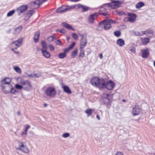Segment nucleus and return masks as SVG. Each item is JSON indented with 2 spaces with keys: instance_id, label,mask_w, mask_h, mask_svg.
Segmentation results:
<instances>
[{
  "instance_id": "nucleus-1",
  "label": "nucleus",
  "mask_w": 155,
  "mask_h": 155,
  "mask_svg": "<svg viewBox=\"0 0 155 155\" xmlns=\"http://www.w3.org/2000/svg\"><path fill=\"white\" fill-rule=\"evenodd\" d=\"M1 88L3 92L5 94L11 93L15 94L17 92L15 88L13 87L11 84H1Z\"/></svg>"
},
{
  "instance_id": "nucleus-2",
  "label": "nucleus",
  "mask_w": 155,
  "mask_h": 155,
  "mask_svg": "<svg viewBox=\"0 0 155 155\" xmlns=\"http://www.w3.org/2000/svg\"><path fill=\"white\" fill-rule=\"evenodd\" d=\"M45 93L48 96L53 98L56 96V91L54 87L51 86L46 89Z\"/></svg>"
},
{
  "instance_id": "nucleus-3",
  "label": "nucleus",
  "mask_w": 155,
  "mask_h": 155,
  "mask_svg": "<svg viewBox=\"0 0 155 155\" xmlns=\"http://www.w3.org/2000/svg\"><path fill=\"white\" fill-rule=\"evenodd\" d=\"M74 7V6L63 5L58 8L56 10V12L58 13H62L73 9Z\"/></svg>"
},
{
  "instance_id": "nucleus-4",
  "label": "nucleus",
  "mask_w": 155,
  "mask_h": 155,
  "mask_svg": "<svg viewBox=\"0 0 155 155\" xmlns=\"http://www.w3.org/2000/svg\"><path fill=\"white\" fill-rule=\"evenodd\" d=\"M112 2L111 3L106 4L105 5H109L114 9L117 8L121 6V4L122 3L120 2L117 1H112Z\"/></svg>"
},
{
  "instance_id": "nucleus-5",
  "label": "nucleus",
  "mask_w": 155,
  "mask_h": 155,
  "mask_svg": "<svg viewBox=\"0 0 155 155\" xmlns=\"http://www.w3.org/2000/svg\"><path fill=\"white\" fill-rule=\"evenodd\" d=\"M115 84L111 80L108 81L107 82H106L105 84V87L108 90H112L115 87Z\"/></svg>"
},
{
  "instance_id": "nucleus-6",
  "label": "nucleus",
  "mask_w": 155,
  "mask_h": 155,
  "mask_svg": "<svg viewBox=\"0 0 155 155\" xmlns=\"http://www.w3.org/2000/svg\"><path fill=\"white\" fill-rule=\"evenodd\" d=\"M141 107L136 103L134 107L133 108L132 114L134 116L138 115L140 112Z\"/></svg>"
},
{
  "instance_id": "nucleus-7",
  "label": "nucleus",
  "mask_w": 155,
  "mask_h": 155,
  "mask_svg": "<svg viewBox=\"0 0 155 155\" xmlns=\"http://www.w3.org/2000/svg\"><path fill=\"white\" fill-rule=\"evenodd\" d=\"M75 8H82V11L84 12H87L90 8L87 6L82 5L81 4H78L74 5Z\"/></svg>"
},
{
  "instance_id": "nucleus-8",
  "label": "nucleus",
  "mask_w": 155,
  "mask_h": 155,
  "mask_svg": "<svg viewBox=\"0 0 155 155\" xmlns=\"http://www.w3.org/2000/svg\"><path fill=\"white\" fill-rule=\"evenodd\" d=\"M28 7L26 5H23L18 8L17 10L18 14L19 15L21 13L25 12L27 9Z\"/></svg>"
},
{
  "instance_id": "nucleus-9",
  "label": "nucleus",
  "mask_w": 155,
  "mask_h": 155,
  "mask_svg": "<svg viewBox=\"0 0 155 155\" xmlns=\"http://www.w3.org/2000/svg\"><path fill=\"white\" fill-rule=\"evenodd\" d=\"M106 82L104 79H98V84L97 87L100 88H104L105 87V84Z\"/></svg>"
},
{
  "instance_id": "nucleus-10",
  "label": "nucleus",
  "mask_w": 155,
  "mask_h": 155,
  "mask_svg": "<svg viewBox=\"0 0 155 155\" xmlns=\"http://www.w3.org/2000/svg\"><path fill=\"white\" fill-rule=\"evenodd\" d=\"M98 14L99 13H95L90 15L88 19L89 22L90 23H93L94 21L97 18Z\"/></svg>"
},
{
  "instance_id": "nucleus-11",
  "label": "nucleus",
  "mask_w": 155,
  "mask_h": 155,
  "mask_svg": "<svg viewBox=\"0 0 155 155\" xmlns=\"http://www.w3.org/2000/svg\"><path fill=\"white\" fill-rule=\"evenodd\" d=\"M22 41V39H20L12 43L11 44L13 46H15V48L17 49L21 45Z\"/></svg>"
},
{
  "instance_id": "nucleus-12",
  "label": "nucleus",
  "mask_w": 155,
  "mask_h": 155,
  "mask_svg": "<svg viewBox=\"0 0 155 155\" xmlns=\"http://www.w3.org/2000/svg\"><path fill=\"white\" fill-rule=\"evenodd\" d=\"M128 15L130 17H129V21L131 23L134 22L136 20V18L137 17L136 15L134 13H128Z\"/></svg>"
},
{
  "instance_id": "nucleus-13",
  "label": "nucleus",
  "mask_w": 155,
  "mask_h": 155,
  "mask_svg": "<svg viewBox=\"0 0 155 155\" xmlns=\"http://www.w3.org/2000/svg\"><path fill=\"white\" fill-rule=\"evenodd\" d=\"M87 43V39L86 38L81 39V46L80 50L81 51H82L83 49L86 46V45Z\"/></svg>"
},
{
  "instance_id": "nucleus-14",
  "label": "nucleus",
  "mask_w": 155,
  "mask_h": 155,
  "mask_svg": "<svg viewBox=\"0 0 155 155\" xmlns=\"http://www.w3.org/2000/svg\"><path fill=\"white\" fill-rule=\"evenodd\" d=\"M99 78L97 77H94L90 80L91 84L93 86L97 87Z\"/></svg>"
},
{
  "instance_id": "nucleus-15",
  "label": "nucleus",
  "mask_w": 155,
  "mask_h": 155,
  "mask_svg": "<svg viewBox=\"0 0 155 155\" xmlns=\"http://www.w3.org/2000/svg\"><path fill=\"white\" fill-rule=\"evenodd\" d=\"M142 57L143 58H147L149 54V50L148 48L143 49L141 51Z\"/></svg>"
},
{
  "instance_id": "nucleus-16",
  "label": "nucleus",
  "mask_w": 155,
  "mask_h": 155,
  "mask_svg": "<svg viewBox=\"0 0 155 155\" xmlns=\"http://www.w3.org/2000/svg\"><path fill=\"white\" fill-rule=\"evenodd\" d=\"M102 103L103 105H106L107 108H109L111 104V101L109 99L106 98L103 100Z\"/></svg>"
},
{
  "instance_id": "nucleus-17",
  "label": "nucleus",
  "mask_w": 155,
  "mask_h": 155,
  "mask_svg": "<svg viewBox=\"0 0 155 155\" xmlns=\"http://www.w3.org/2000/svg\"><path fill=\"white\" fill-rule=\"evenodd\" d=\"M104 21H107L108 23H109L110 24H116L117 23V22L114 20L110 19H105L99 23V25L101 26V25L102 23H104Z\"/></svg>"
},
{
  "instance_id": "nucleus-18",
  "label": "nucleus",
  "mask_w": 155,
  "mask_h": 155,
  "mask_svg": "<svg viewBox=\"0 0 155 155\" xmlns=\"http://www.w3.org/2000/svg\"><path fill=\"white\" fill-rule=\"evenodd\" d=\"M34 42L37 43L39 41V31H37L35 32L33 38Z\"/></svg>"
},
{
  "instance_id": "nucleus-19",
  "label": "nucleus",
  "mask_w": 155,
  "mask_h": 155,
  "mask_svg": "<svg viewBox=\"0 0 155 155\" xmlns=\"http://www.w3.org/2000/svg\"><path fill=\"white\" fill-rule=\"evenodd\" d=\"M47 49H41L43 55L46 58H49L51 56L49 53L47 51Z\"/></svg>"
},
{
  "instance_id": "nucleus-20",
  "label": "nucleus",
  "mask_w": 155,
  "mask_h": 155,
  "mask_svg": "<svg viewBox=\"0 0 155 155\" xmlns=\"http://www.w3.org/2000/svg\"><path fill=\"white\" fill-rule=\"evenodd\" d=\"M104 25V28L105 30H108L110 29L111 27V25L109 23H108L107 21H104V23H102L101 25Z\"/></svg>"
},
{
  "instance_id": "nucleus-21",
  "label": "nucleus",
  "mask_w": 155,
  "mask_h": 155,
  "mask_svg": "<svg viewBox=\"0 0 155 155\" xmlns=\"http://www.w3.org/2000/svg\"><path fill=\"white\" fill-rule=\"evenodd\" d=\"M11 81V79L9 78H5L1 81V84H10Z\"/></svg>"
},
{
  "instance_id": "nucleus-22",
  "label": "nucleus",
  "mask_w": 155,
  "mask_h": 155,
  "mask_svg": "<svg viewBox=\"0 0 155 155\" xmlns=\"http://www.w3.org/2000/svg\"><path fill=\"white\" fill-rule=\"evenodd\" d=\"M117 43L120 47L123 46L125 45L124 41L121 38L118 39L117 40Z\"/></svg>"
},
{
  "instance_id": "nucleus-23",
  "label": "nucleus",
  "mask_w": 155,
  "mask_h": 155,
  "mask_svg": "<svg viewBox=\"0 0 155 155\" xmlns=\"http://www.w3.org/2000/svg\"><path fill=\"white\" fill-rule=\"evenodd\" d=\"M22 29V27L21 26H20L16 28L14 31V34L15 35H18L21 31Z\"/></svg>"
},
{
  "instance_id": "nucleus-24",
  "label": "nucleus",
  "mask_w": 155,
  "mask_h": 155,
  "mask_svg": "<svg viewBox=\"0 0 155 155\" xmlns=\"http://www.w3.org/2000/svg\"><path fill=\"white\" fill-rule=\"evenodd\" d=\"M64 91L66 92L68 94H70L71 93V91L69 87L66 85L63 86L62 85V87Z\"/></svg>"
},
{
  "instance_id": "nucleus-25",
  "label": "nucleus",
  "mask_w": 155,
  "mask_h": 155,
  "mask_svg": "<svg viewBox=\"0 0 155 155\" xmlns=\"http://www.w3.org/2000/svg\"><path fill=\"white\" fill-rule=\"evenodd\" d=\"M62 26L64 27L67 28L68 29H71L74 30V29L70 25L67 23L66 22H64L62 23Z\"/></svg>"
},
{
  "instance_id": "nucleus-26",
  "label": "nucleus",
  "mask_w": 155,
  "mask_h": 155,
  "mask_svg": "<svg viewBox=\"0 0 155 155\" xmlns=\"http://www.w3.org/2000/svg\"><path fill=\"white\" fill-rule=\"evenodd\" d=\"M16 149L18 150H21L25 153H28L29 152V150L24 146L22 148H21V147H18L16 148Z\"/></svg>"
},
{
  "instance_id": "nucleus-27",
  "label": "nucleus",
  "mask_w": 155,
  "mask_h": 155,
  "mask_svg": "<svg viewBox=\"0 0 155 155\" xmlns=\"http://www.w3.org/2000/svg\"><path fill=\"white\" fill-rule=\"evenodd\" d=\"M20 83L21 84L23 85L22 86L23 87L24 86H25L26 84H27L29 87H30V82L28 80H22L21 81Z\"/></svg>"
},
{
  "instance_id": "nucleus-28",
  "label": "nucleus",
  "mask_w": 155,
  "mask_h": 155,
  "mask_svg": "<svg viewBox=\"0 0 155 155\" xmlns=\"http://www.w3.org/2000/svg\"><path fill=\"white\" fill-rule=\"evenodd\" d=\"M141 39L143 45H146L149 42L150 40L148 38H142Z\"/></svg>"
},
{
  "instance_id": "nucleus-29",
  "label": "nucleus",
  "mask_w": 155,
  "mask_h": 155,
  "mask_svg": "<svg viewBox=\"0 0 155 155\" xmlns=\"http://www.w3.org/2000/svg\"><path fill=\"white\" fill-rule=\"evenodd\" d=\"M144 5V4L142 2H140L137 3L135 7L137 8H139Z\"/></svg>"
},
{
  "instance_id": "nucleus-30",
  "label": "nucleus",
  "mask_w": 155,
  "mask_h": 155,
  "mask_svg": "<svg viewBox=\"0 0 155 155\" xmlns=\"http://www.w3.org/2000/svg\"><path fill=\"white\" fill-rule=\"evenodd\" d=\"M41 44L42 48L41 49H47V46L46 42L44 41H41Z\"/></svg>"
},
{
  "instance_id": "nucleus-31",
  "label": "nucleus",
  "mask_w": 155,
  "mask_h": 155,
  "mask_svg": "<svg viewBox=\"0 0 155 155\" xmlns=\"http://www.w3.org/2000/svg\"><path fill=\"white\" fill-rule=\"evenodd\" d=\"M142 32H143V34L145 35H147V34H153V30L150 29H148L145 31H142Z\"/></svg>"
},
{
  "instance_id": "nucleus-32",
  "label": "nucleus",
  "mask_w": 155,
  "mask_h": 155,
  "mask_svg": "<svg viewBox=\"0 0 155 155\" xmlns=\"http://www.w3.org/2000/svg\"><path fill=\"white\" fill-rule=\"evenodd\" d=\"M78 50L76 49L73 51L71 53V56L72 58H74L77 55Z\"/></svg>"
},
{
  "instance_id": "nucleus-33",
  "label": "nucleus",
  "mask_w": 155,
  "mask_h": 155,
  "mask_svg": "<svg viewBox=\"0 0 155 155\" xmlns=\"http://www.w3.org/2000/svg\"><path fill=\"white\" fill-rule=\"evenodd\" d=\"M30 87H29V86H28L27 84H26L25 86L23 87V88L24 90L27 91L30 90H31L32 88V86H31L30 84Z\"/></svg>"
},
{
  "instance_id": "nucleus-34",
  "label": "nucleus",
  "mask_w": 155,
  "mask_h": 155,
  "mask_svg": "<svg viewBox=\"0 0 155 155\" xmlns=\"http://www.w3.org/2000/svg\"><path fill=\"white\" fill-rule=\"evenodd\" d=\"M114 35L117 37L120 36L121 35V32L119 31H117L114 32Z\"/></svg>"
},
{
  "instance_id": "nucleus-35",
  "label": "nucleus",
  "mask_w": 155,
  "mask_h": 155,
  "mask_svg": "<svg viewBox=\"0 0 155 155\" xmlns=\"http://www.w3.org/2000/svg\"><path fill=\"white\" fill-rule=\"evenodd\" d=\"M66 56V54L64 52L61 53L59 54L58 55V58H63Z\"/></svg>"
},
{
  "instance_id": "nucleus-36",
  "label": "nucleus",
  "mask_w": 155,
  "mask_h": 155,
  "mask_svg": "<svg viewBox=\"0 0 155 155\" xmlns=\"http://www.w3.org/2000/svg\"><path fill=\"white\" fill-rule=\"evenodd\" d=\"M28 77L29 78H35L38 77V75L37 74H31L28 75Z\"/></svg>"
},
{
  "instance_id": "nucleus-37",
  "label": "nucleus",
  "mask_w": 155,
  "mask_h": 155,
  "mask_svg": "<svg viewBox=\"0 0 155 155\" xmlns=\"http://www.w3.org/2000/svg\"><path fill=\"white\" fill-rule=\"evenodd\" d=\"M15 12V11L14 10H12L10 12H9L7 14V17H10L12 16L13 14H14Z\"/></svg>"
},
{
  "instance_id": "nucleus-38",
  "label": "nucleus",
  "mask_w": 155,
  "mask_h": 155,
  "mask_svg": "<svg viewBox=\"0 0 155 155\" xmlns=\"http://www.w3.org/2000/svg\"><path fill=\"white\" fill-rule=\"evenodd\" d=\"M14 70L18 73H20L21 72V70L18 67L16 66L14 68Z\"/></svg>"
},
{
  "instance_id": "nucleus-39",
  "label": "nucleus",
  "mask_w": 155,
  "mask_h": 155,
  "mask_svg": "<svg viewBox=\"0 0 155 155\" xmlns=\"http://www.w3.org/2000/svg\"><path fill=\"white\" fill-rule=\"evenodd\" d=\"M85 112L88 116H89L92 114V111L91 109H87L85 111Z\"/></svg>"
},
{
  "instance_id": "nucleus-40",
  "label": "nucleus",
  "mask_w": 155,
  "mask_h": 155,
  "mask_svg": "<svg viewBox=\"0 0 155 155\" xmlns=\"http://www.w3.org/2000/svg\"><path fill=\"white\" fill-rule=\"evenodd\" d=\"M15 87L16 89L20 90L23 88V87L21 85L18 84H16L15 85Z\"/></svg>"
},
{
  "instance_id": "nucleus-41",
  "label": "nucleus",
  "mask_w": 155,
  "mask_h": 155,
  "mask_svg": "<svg viewBox=\"0 0 155 155\" xmlns=\"http://www.w3.org/2000/svg\"><path fill=\"white\" fill-rule=\"evenodd\" d=\"M54 36H51L48 37V40L49 41L51 42L54 41Z\"/></svg>"
},
{
  "instance_id": "nucleus-42",
  "label": "nucleus",
  "mask_w": 155,
  "mask_h": 155,
  "mask_svg": "<svg viewBox=\"0 0 155 155\" xmlns=\"http://www.w3.org/2000/svg\"><path fill=\"white\" fill-rule=\"evenodd\" d=\"M70 136V134L68 133H66L63 134L62 136V137L64 138H67Z\"/></svg>"
},
{
  "instance_id": "nucleus-43",
  "label": "nucleus",
  "mask_w": 155,
  "mask_h": 155,
  "mask_svg": "<svg viewBox=\"0 0 155 155\" xmlns=\"http://www.w3.org/2000/svg\"><path fill=\"white\" fill-rule=\"evenodd\" d=\"M72 37L73 38H74L75 40H76L78 39V35H76V34L75 33H72Z\"/></svg>"
},
{
  "instance_id": "nucleus-44",
  "label": "nucleus",
  "mask_w": 155,
  "mask_h": 155,
  "mask_svg": "<svg viewBox=\"0 0 155 155\" xmlns=\"http://www.w3.org/2000/svg\"><path fill=\"white\" fill-rule=\"evenodd\" d=\"M75 45V42H73V43H72V44H71L70 45H69L68 48L70 49H71L73 48V47Z\"/></svg>"
},
{
  "instance_id": "nucleus-45",
  "label": "nucleus",
  "mask_w": 155,
  "mask_h": 155,
  "mask_svg": "<svg viewBox=\"0 0 155 155\" xmlns=\"http://www.w3.org/2000/svg\"><path fill=\"white\" fill-rule=\"evenodd\" d=\"M18 146L19 147H21V148H22L23 147H24V144L23 143L18 141Z\"/></svg>"
},
{
  "instance_id": "nucleus-46",
  "label": "nucleus",
  "mask_w": 155,
  "mask_h": 155,
  "mask_svg": "<svg viewBox=\"0 0 155 155\" xmlns=\"http://www.w3.org/2000/svg\"><path fill=\"white\" fill-rule=\"evenodd\" d=\"M130 50L132 53H134L135 51V48L133 47H131L130 48Z\"/></svg>"
},
{
  "instance_id": "nucleus-47",
  "label": "nucleus",
  "mask_w": 155,
  "mask_h": 155,
  "mask_svg": "<svg viewBox=\"0 0 155 155\" xmlns=\"http://www.w3.org/2000/svg\"><path fill=\"white\" fill-rule=\"evenodd\" d=\"M61 41L59 39L55 41V44L57 45H60L61 44Z\"/></svg>"
},
{
  "instance_id": "nucleus-48",
  "label": "nucleus",
  "mask_w": 155,
  "mask_h": 155,
  "mask_svg": "<svg viewBox=\"0 0 155 155\" xmlns=\"http://www.w3.org/2000/svg\"><path fill=\"white\" fill-rule=\"evenodd\" d=\"M84 51H82L79 54V57H81L82 58L84 57Z\"/></svg>"
},
{
  "instance_id": "nucleus-49",
  "label": "nucleus",
  "mask_w": 155,
  "mask_h": 155,
  "mask_svg": "<svg viewBox=\"0 0 155 155\" xmlns=\"http://www.w3.org/2000/svg\"><path fill=\"white\" fill-rule=\"evenodd\" d=\"M79 35L81 37V39L84 38H86V35H85L84 34H79Z\"/></svg>"
},
{
  "instance_id": "nucleus-50",
  "label": "nucleus",
  "mask_w": 155,
  "mask_h": 155,
  "mask_svg": "<svg viewBox=\"0 0 155 155\" xmlns=\"http://www.w3.org/2000/svg\"><path fill=\"white\" fill-rule=\"evenodd\" d=\"M47 0H39V7L43 3L47 1Z\"/></svg>"
},
{
  "instance_id": "nucleus-51",
  "label": "nucleus",
  "mask_w": 155,
  "mask_h": 155,
  "mask_svg": "<svg viewBox=\"0 0 155 155\" xmlns=\"http://www.w3.org/2000/svg\"><path fill=\"white\" fill-rule=\"evenodd\" d=\"M70 50V49L69 48H66L64 50V53L66 54V53L68 52Z\"/></svg>"
},
{
  "instance_id": "nucleus-52",
  "label": "nucleus",
  "mask_w": 155,
  "mask_h": 155,
  "mask_svg": "<svg viewBox=\"0 0 155 155\" xmlns=\"http://www.w3.org/2000/svg\"><path fill=\"white\" fill-rule=\"evenodd\" d=\"M30 126L29 125H26V127L25 129V132L27 133V132L28 130V129L30 128Z\"/></svg>"
},
{
  "instance_id": "nucleus-53",
  "label": "nucleus",
  "mask_w": 155,
  "mask_h": 155,
  "mask_svg": "<svg viewBox=\"0 0 155 155\" xmlns=\"http://www.w3.org/2000/svg\"><path fill=\"white\" fill-rule=\"evenodd\" d=\"M49 48L50 50L51 51H54V47L51 45H49Z\"/></svg>"
},
{
  "instance_id": "nucleus-54",
  "label": "nucleus",
  "mask_w": 155,
  "mask_h": 155,
  "mask_svg": "<svg viewBox=\"0 0 155 155\" xmlns=\"http://www.w3.org/2000/svg\"><path fill=\"white\" fill-rule=\"evenodd\" d=\"M135 35L137 36H140L142 35L143 34H141L139 32H135Z\"/></svg>"
},
{
  "instance_id": "nucleus-55",
  "label": "nucleus",
  "mask_w": 155,
  "mask_h": 155,
  "mask_svg": "<svg viewBox=\"0 0 155 155\" xmlns=\"http://www.w3.org/2000/svg\"><path fill=\"white\" fill-rule=\"evenodd\" d=\"M59 31V30H57L56 31ZM59 31L60 33H64L65 32V30L64 29H62L61 30H59Z\"/></svg>"
},
{
  "instance_id": "nucleus-56",
  "label": "nucleus",
  "mask_w": 155,
  "mask_h": 155,
  "mask_svg": "<svg viewBox=\"0 0 155 155\" xmlns=\"http://www.w3.org/2000/svg\"><path fill=\"white\" fill-rule=\"evenodd\" d=\"M27 16L28 17V18H29L32 15V14L31 13L30 11H29V12H28V13H27Z\"/></svg>"
},
{
  "instance_id": "nucleus-57",
  "label": "nucleus",
  "mask_w": 155,
  "mask_h": 155,
  "mask_svg": "<svg viewBox=\"0 0 155 155\" xmlns=\"http://www.w3.org/2000/svg\"><path fill=\"white\" fill-rule=\"evenodd\" d=\"M129 17H126L124 19V22H127L129 21Z\"/></svg>"
},
{
  "instance_id": "nucleus-58",
  "label": "nucleus",
  "mask_w": 155,
  "mask_h": 155,
  "mask_svg": "<svg viewBox=\"0 0 155 155\" xmlns=\"http://www.w3.org/2000/svg\"><path fill=\"white\" fill-rule=\"evenodd\" d=\"M100 14L104 16H107V13L106 12L99 13V14Z\"/></svg>"
},
{
  "instance_id": "nucleus-59",
  "label": "nucleus",
  "mask_w": 155,
  "mask_h": 155,
  "mask_svg": "<svg viewBox=\"0 0 155 155\" xmlns=\"http://www.w3.org/2000/svg\"><path fill=\"white\" fill-rule=\"evenodd\" d=\"M116 155H123V154L121 152H118L116 154Z\"/></svg>"
},
{
  "instance_id": "nucleus-60",
  "label": "nucleus",
  "mask_w": 155,
  "mask_h": 155,
  "mask_svg": "<svg viewBox=\"0 0 155 155\" xmlns=\"http://www.w3.org/2000/svg\"><path fill=\"white\" fill-rule=\"evenodd\" d=\"M12 51H13L15 53L18 54L19 53V52L18 51H15L14 50V48H12Z\"/></svg>"
},
{
  "instance_id": "nucleus-61",
  "label": "nucleus",
  "mask_w": 155,
  "mask_h": 155,
  "mask_svg": "<svg viewBox=\"0 0 155 155\" xmlns=\"http://www.w3.org/2000/svg\"><path fill=\"white\" fill-rule=\"evenodd\" d=\"M26 134H27V132H26L25 131L23 132L22 133V135H26Z\"/></svg>"
},
{
  "instance_id": "nucleus-62",
  "label": "nucleus",
  "mask_w": 155,
  "mask_h": 155,
  "mask_svg": "<svg viewBox=\"0 0 155 155\" xmlns=\"http://www.w3.org/2000/svg\"><path fill=\"white\" fill-rule=\"evenodd\" d=\"M99 56L101 59H102L103 58V57L102 55V54H100L99 55Z\"/></svg>"
},
{
  "instance_id": "nucleus-63",
  "label": "nucleus",
  "mask_w": 155,
  "mask_h": 155,
  "mask_svg": "<svg viewBox=\"0 0 155 155\" xmlns=\"http://www.w3.org/2000/svg\"><path fill=\"white\" fill-rule=\"evenodd\" d=\"M97 118L98 120H100V116L99 115H97Z\"/></svg>"
},
{
  "instance_id": "nucleus-64",
  "label": "nucleus",
  "mask_w": 155,
  "mask_h": 155,
  "mask_svg": "<svg viewBox=\"0 0 155 155\" xmlns=\"http://www.w3.org/2000/svg\"><path fill=\"white\" fill-rule=\"evenodd\" d=\"M70 37L69 36H67V40L68 41H69V40L70 39Z\"/></svg>"
}]
</instances>
